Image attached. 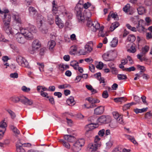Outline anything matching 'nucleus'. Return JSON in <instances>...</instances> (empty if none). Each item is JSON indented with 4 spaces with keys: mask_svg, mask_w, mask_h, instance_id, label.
Returning <instances> with one entry per match:
<instances>
[{
    "mask_svg": "<svg viewBox=\"0 0 152 152\" xmlns=\"http://www.w3.org/2000/svg\"><path fill=\"white\" fill-rule=\"evenodd\" d=\"M117 77L119 80H125L127 79V77L126 75L121 74L118 75Z\"/></svg>",
    "mask_w": 152,
    "mask_h": 152,
    "instance_id": "nucleus-34",
    "label": "nucleus"
},
{
    "mask_svg": "<svg viewBox=\"0 0 152 152\" xmlns=\"http://www.w3.org/2000/svg\"><path fill=\"white\" fill-rule=\"evenodd\" d=\"M15 37L17 41L20 43L23 44L25 42V37L21 32L18 33L15 35Z\"/></svg>",
    "mask_w": 152,
    "mask_h": 152,
    "instance_id": "nucleus-12",
    "label": "nucleus"
},
{
    "mask_svg": "<svg viewBox=\"0 0 152 152\" xmlns=\"http://www.w3.org/2000/svg\"><path fill=\"white\" fill-rule=\"evenodd\" d=\"M7 111L10 115L12 119H14L15 118L16 115L14 112L10 110H8Z\"/></svg>",
    "mask_w": 152,
    "mask_h": 152,
    "instance_id": "nucleus-40",
    "label": "nucleus"
},
{
    "mask_svg": "<svg viewBox=\"0 0 152 152\" xmlns=\"http://www.w3.org/2000/svg\"><path fill=\"white\" fill-rule=\"evenodd\" d=\"M109 56V54H104L102 56L104 59L106 61H108L110 60V59L108 58Z\"/></svg>",
    "mask_w": 152,
    "mask_h": 152,
    "instance_id": "nucleus-49",
    "label": "nucleus"
},
{
    "mask_svg": "<svg viewBox=\"0 0 152 152\" xmlns=\"http://www.w3.org/2000/svg\"><path fill=\"white\" fill-rule=\"evenodd\" d=\"M91 6V4L88 2L85 3L84 4L83 7L85 9H87Z\"/></svg>",
    "mask_w": 152,
    "mask_h": 152,
    "instance_id": "nucleus-63",
    "label": "nucleus"
},
{
    "mask_svg": "<svg viewBox=\"0 0 152 152\" xmlns=\"http://www.w3.org/2000/svg\"><path fill=\"white\" fill-rule=\"evenodd\" d=\"M105 130L104 129L99 130L98 133V134L99 136L101 137H103L105 135Z\"/></svg>",
    "mask_w": 152,
    "mask_h": 152,
    "instance_id": "nucleus-45",
    "label": "nucleus"
},
{
    "mask_svg": "<svg viewBox=\"0 0 152 152\" xmlns=\"http://www.w3.org/2000/svg\"><path fill=\"white\" fill-rule=\"evenodd\" d=\"M22 99V97H19L18 96H13L10 98V99L11 101L14 103H18L19 101L21 102V99Z\"/></svg>",
    "mask_w": 152,
    "mask_h": 152,
    "instance_id": "nucleus-19",
    "label": "nucleus"
},
{
    "mask_svg": "<svg viewBox=\"0 0 152 152\" xmlns=\"http://www.w3.org/2000/svg\"><path fill=\"white\" fill-rule=\"evenodd\" d=\"M13 18L18 23H21V19L17 15H14L13 17Z\"/></svg>",
    "mask_w": 152,
    "mask_h": 152,
    "instance_id": "nucleus-51",
    "label": "nucleus"
},
{
    "mask_svg": "<svg viewBox=\"0 0 152 152\" xmlns=\"http://www.w3.org/2000/svg\"><path fill=\"white\" fill-rule=\"evenodd\" d=\"M37 64L39 66V68L40 71L41 72L44 71V65L43 63H40L39 62L37 63Z\"/></svg>",
    "mask_w": 152,
    "mask_h": 152,
    "instance_id": "nucleus-42",
    "label": "nucleus"
},
{
    "mask_svg": "<svg viewBox=\"0 0 152 152\" xmlns=\"http://www.w3.org/2000/svg\"><path fill=\"white\" fill-rule=\"evenodd\" d=\"M48 21L50 25L53 23V18L52 15H48Z\"/></svg>",
    "mask_w": 152,
    "mask_h": 152,
    "instance_id": "nucleus-31",
    "label": "nucleus"
},
{
    "mask_svg": "<svg viewBox=\"0 0 152 152\" xmlns=\"http://www.w3.org/2000/svg\"><path fill=\"white\" fill-rule=\"evenodd\" d=\"M152 116V114L150 112H147L145 115V117L146 118H150Z\"/></svg>",
    "mask_w": 152,
    "mask_h": 152,
    "instance_id": "nucleus-62",
    "label": "nucleus"
},
{
    "mask_svg": "<svg viewBox=\"0 0 152 152\" xmlns=\"http://www.w3.org/2000/svg\"><path fill=\"white\" fill-rule=\"evenodd\" d=\"M56 42L54 40H51L48 42V45L49 47V49L52 50L55 46Z\"/></svg>",
    "mask_w": 152,
    "mask_h": 152,
    "instance_id": "nucleus-23",
    "label": "nucleus"
},
{
    "mask_svg": "<svg viewBox=\"0 0 152 152\" xmlns=\"http://www.w3.org/2000/svg\"><path fill=\"white\" fill-rule=\"evenodd\" d=\"M37 29L34 25L29 24L28 26L26 28H22L20 30V32L23 34L26 39L31 40L33 39V33H36Z\"/></svg>",
    "mask_w": 152,
    "mask_h": 152,
    "instance_id": "nucleus-2",
    "label": "nucleus"
},
{
    "mask_svg": "<svg viewBox=\"0 0 152 152\" xmlns=\"http://www.w3.org/2000/svg\"><path fill=\"white\" fill-rule=\"evenodd\" d=\"M21 102L26 105H31L33 103L32 100L29 99L25 96L22 97Z\"/></svg>",
    "mask_w": 152,
    "mask_h": 152,
    "instance_id": "nucleus-14",
    "label": "nucleus"
},
{
    "mask_svg": "<svg viewBox=\"0 0 152 152\" xmlns=\"http://www.w3.org/2000/svg\"><path fill=\"white\" fill-rule=\"evenodd\" d=\"M104 110V107L100 106L96 108L94 110V114L96 115H100L103 113Z\"/></svg>",
    "mask_w": 152,
    "mask_h": 152,
    "instance_id": "nucleus-13",
    "label": "nucleus"
},
{
    "mask_svg": "<svg viewBox=\"0 0 152 152\" xmlns=\"http://www.w3.org/2000/svg\"><path fill=\"white\" fill-rule=\"evenodd\" d=\"M135 69V68L134 66H131L129 68H126L125 71L129 72L131 71H134Z\"/></svg>",
    "mask_w": 152,
    "mask_h": 152,
    "instance_id": "nucleus-55",
    "label": "nucleus"
},
{
    "mask_svg": "<svg viewBox=\"0 0 152 152\" xmlns=\"http://www.w3.org/2000/svg\"><path fill=\"white\" fill-rule=\"evenodd\" d=\"M63 145L64 146L67 148L69 149L70 148V145L68 142L65 141Z\"/></svg>",
    "mask_w": 152,
    "mask_h": 152,
    "instance_id": "nucleus-60",
    "label": "nucleus"
},
{
    "mask_svg": "<svg viewBox=\"0 0 152 152\" xmlns=\"http://www.w3.org/2000/svg\"><path fill=\"white\" fill-rule=\"evenodd\" d=\"M86 99L88 100L90 103L93 104L96 103H98L100 102V101L95 99H94L91 97H88L86 98Z\"/></svg>",
    "mask_w": 152,
    "mask_h": 152,
    "instance_id": "nucleus-17",
    "label": "nucleus"
},
{
    "mask_svg": "<svg viewBox=\"0 0 152 152\" xmlns=\"http://www.w3.org/2000/svg\"><path fill=\"white\" fill-rule=\"evenodd\" d=\"M96 63V67L99 69H102L103 67V64L102 62H97Z\"/></svg>",
    "mask_w": 152,
    "mask_h": 152,
    "instance_id": "nucleus-38",
    "label": "nucleus"
},
{
    "mask_svg": "<svg viewBox=\"0 0 152 152\" xmlns=\"http://www.w3.org/2000/svg\"><path fill=\"white\" fill-rule=\"evenodd\" d=\"M58 7H57V6H53V9L52 10V11L53 13L56 14V12L58 10Z\"/></svg>",
    "mask_w": 152,
    "mask_h": 152,
    "instance_id": "nucleus-61",
    "label": "nucleus"
},
{
    "mask_svg": "<svg viewBox=\"0 0 152 152\" xmlns=\"http://www.w3.org/2000/svg\"><path fill=\"white\" fill-rule=\"evenodd\" d=\"M16 60L18 64L21 66L24 67H28V63L26 59L20 56H17Z\"/></svg>",
    "mask_w": 152,
    "mask_h": 152,
    "instance_id": "nucleus-7",
    "label": "nucleus"
},
{
    "mask_svg": "<svg viewBox=\"0 0 152 152\" xmlns=\"http://www.w3.org/2000/svg\"><path fill=\"white\" fill-rule=\"evenodd\" d=\"M149 47L146 45L144 47H143L142 49V53L144 55L149 50Z\"/></svg>",
    "mask_w": 152,
    "mask_h": 152,
    "instance_id": "nucleus-30",
    "label": "nucleus"
},
{
    "mask_svg": "<svg viewBox=\"0 0 152 152\" xmlns=\"http://www.w3.org/2000/svg\"><path fill=\"white\" fill-rule=\"evenodd\" d=\"M10 77L12 78H17L18 77V74L17 72L12 73L10 74Z\"/></svg>",
    "mask_w": 152,
    "mask_h": 152,
    "instance_id": "nucleus-50",
    "label": "nucleus"
},
{
    "mask_svg": "<svg viewBox=\"0 0 152 152\" xmlns=\"http://www.w3.org/2000/svg\"><path fill=\"white\" fill-rule=\"evenodd\" d=\"M74 101V97L72 96H70L66 101L67 104L69 105L73 103Z\"/></svg>",
    "mask_w": 152,
    "mask_h": 152,
    "instance_id": "nucleus-36",
    "label": "nucleus"
},
{
    "mask_svg": "<svg viewBox=\"0 0 152 152\" xmlns=\"http://www.w3.org/2000/svg\"><path fill=\"white\" fill-rule=\"evenodd\" d=\"M135 39L136 37L133 35H129L128 37V40L132 42H134Z\"/></svg>",
    "mask_w": 152,
    "mask_h": 152,
    "instance_id": "nucleus-32",
    "label": "nucleus"
},
{
    "mask_svg": "<svg viewBox=\"0 0 152 152\" xmlns=\"http://www.w3.org/2000/svg\"><path fill=\"white\" fill-rule=\"evenodd\" d=\"M93 46V43L92 42H90L89 43H87L85 47V51H83V50H80L79 51V53L83 55H85L87 53H88L91 52L93 50L92 47Z\"/></svg>",
    "mask_w": 152,
    "mask_h": 152,
    "instance_id": "nucleus-8",
    "label": "nucleus"
},
{
    "mask_svg": "<svg viewBox=\"0 0 152 152\" xmlns=\"http://www.w3.org/2000/svg\"><path fill=\"white\" fill-rule=\"evenodd\" d=\"M114 100L116 102H125L126 100V99L124 97H121L114 98Z\"/></svg>",
    "mask_w": 152,
    "mask_h": 152,
    "instance_id": "nucleus-25",
    "label": "nucleus"
},
{
    "mask_svg": "<svg viewBox=\"0 0 152 152\" xmlns=\"http://www.w3.org/2000/svg\"><path fill=\"white\" fill-rule=\"evenodd\" d=\"M129 4H127L123 8V11L125 12H127L128 10H129Z\"/></svg>",
    "mask_w": 152,
    "mask_h": 152,
    "instance_id": "nucleus-54",
    "label": "nucleus"
},
{
    "mask_svg": "<svg viewBox=\"0 0 152 152\" xmlns=\"http://www.w3.org/2000/svg\"><path fill=\"white\" fill-rule=\"evenodd\" d=\"M4 121L5 120H4L0 122V127L6 129V128L7 126V124L6 122H4Z\"/></svg>",
    "mask_w": 152,
    "mask_h": 152,
    "instance_id": "nucleus-33",
    "label": "nucleus"
},
{
    "mask_svg": "<svg viewBox=\"0 0 152 152\" xmlns=\"http://www.w3.org/2000/svg\"><path fill=\"white\" fill-rule=\"evenodd\" d=\"M64 138L65 140L70 142H74L77 140L75 137L71 135H65Z\"/></svg>",
    "mask_w": 152,
    "mask_h": 152,
    "instance_id": "nucleus-15",
    "label": "nucleus"
},
{
    "mask_svg": "<svg viewBox=\"0 0 152 152\" xmlns=\"http://www.w3.org/2000/svg\"><path fill=\"white\" fill-rule=\"evenodd\" d=\"M118 39L116 38H114L111 42L110 45L112 47H115L118 43Z\"/></svg>",
    "mask_w": 152,
    "mask_h": 152,
    "instance_id": "nucleus-24",
    "label": "nucleus"
},
{
    "mask_svg": "<svg viewBox=\"0 0 152 152\" xmlns=\"http://www.w3.org/2000/svg\"><path fill=\"white\" fill-rule=\"evenodd\" d=\"M127 51L130 53H134L136 51V49L134 45H132L130 49H128Z\"/></svg>",
    "mask_w": 152,
    "mask_h": 152,
    "instance_id": "nucleus-35",
    "label": "nucleus"
},
{
    "mask_svg": "<svg viewBox=\"0 0 152 152\" xmlns=\"http://www.w3.org/2000/svg\"><path fill=\"white\" fill-rule=\"evenodd\" d=\"M113 115L114 118L116 120L119 118V116H121V115H119L118 113L116 112H113Z\"/></svg>",
    "mask_w": 152,
    "mask_h": 152,
    "instance_id": "nucleus-46",
    "label": "nucleus"
},
{
    "mask_svg": "<svg viewBox=\"0 0 152 152\" xmlns=\"http://www.w3.org/2000/svg\"><path fill=\"white\" fill-rule=\"evenodd\" d=\"M119 25V23L117 22H115L113 23L110 28V30L111 31H113L115 28Z\"/></svg>",
    "mask_w": 152,
    "mask_h": 152,
    "instance_id": "nucleus-20",
    "label": "nucleus"
},
{
    "mask_svg": "<svg viewBox=\"0 0 152 152\" xmlns=\"http://www.w3.org/2000/svg\"><path fill=\"white\" fill-rule=\"evenodd\" d=\"M10 128L11 130H12L14 133L16 135H18L20 134V132L14 126L11 125L10 126Z\"/></svg>",
    "mask_w": 152,
    "mask_h": 152,
    "instance_id": "nucleus-26",
    "label": "nucleus"
},
{
    "mask_svg": "<svg viewBox=\"0 0 152 152\" xmlns=\"http://www.w3.org/2000/svg\"><path fill=\"white\" fill-rule=\"evenodd\" d=\"M136 104V103H135L133 102H132L131 103L127 104L124 105V106L123 107V109L124 110H126L129 109L131 106L133 104Z\"/></svg>",
    "mask_w": 152,
    "mask_h": 152,
    "instance_id": "nucleus-27",
    "label": "nucleus"
},
{
    "mask_svg": "<svg viewBox=\"0 0 152 152\" xmlns=\"http://www.w3.org/2000/svg\"><path fill=\"white\" fill-rule=\"evenodd\" d=\"M134 100L137 103H139L140 102V98L137 96H134Z\"/></svg>",
    "mask_w": 152,
    "mask_h": 152,
    "instance_id": "nucleus-56",
    "label": "nucleus"
},
{
    "mask_svg": "<svg viewBox=\"0 0 152 152\" xmlns=\"http://www.w3.org/2000/svg\"><path fill=\"white\" fill-rule=\"evenodd\" d=\"M41 47V45L39 41L37 39L34 40L32 44V47L29 49L30 53L33 54Z\"/></svg>",
    "mask_w": 152,
    "mask_h": 152,
    "instance_id": "nucleus-6",
    "label": "nucleus"
},
{
    "mask_svg": "<svg viewBox=\"0 0 152 152\" xmlns=\"http://www.w3.org/2000/svg\"><path fill=\"white\" fill-rule=\"evenodd\" d=\"M55 22L56 24L60 28H62L64 27V24L62 23L61 20L59 18L58 15H56L55 18Z\"/></svg>",
    "mask_w": 152,
    "mask_h": 152,
    "instance_id": "nucleus-16",
    "label": "nucleus"
},
{
    "mask_svg": "<svg viewBox=\"0 0 152 152\" xmlns=\"http://www.w3.org/2000/svg\"><path fill=\"white\" fill-rule=\"evenodd\" d=\"M91 14L90 11H88L85 14V16L86 18H88L87 22V26L90 27H93L95 28L94 29V31H96L97 29L99 28L100 25L97 21H94L92 22L90 18L91 17Z\"/></svg>",
    "mask_w": 152,
    "mask_h": 152,
    "instance_id": "nucleus-3",
    "label": "nucleus"
},
{
    "mask_svg": "<svg viewBox=\"0 0 152 152\" xmlns=\"http://www.w3.org/2000/svg\"><path fill=\"white\" fill-rule=\"evenodd\" d=\"M58 68L60 70L62 71H64L65 70L64 65L63 64H60Z\"/></svg>",
    "mask_w": 152,
    "mask_h": 152,
    "instance_id": "nucleus-64",
    "label": "nucleus"
},
{
    "mask_svg": "<svg viewBox=\"0 0 152 152\" xmlns=\"http://www.w3.org/2000/svg\"><path fill=\"white\" fill-rule=\"evenodd\" d=\"M102 95L103 98H107L109 96L107 91L106 90L104 91L102 93Z\"/></svg>",
    "mask_w": 152,
    "mask_h": 152,
    "instance_id": "nucleus-52",
    "label": "nucleus"
},
{
    "mask_svg": "<svg viewBox=\"0 0 152 152\" xmlns=\"http://www.w3.org/2000/svg\"><path fill=\"white\" fill-rule=\"evenodd\" d=\"M31 145L29 143H22L18 142L16 144V148L18 152H25V150L23 148V147H29Z\"/></svg>",
    "mask_w": 152,
    "mask_h": 152,
    "instance_id": "nucleus-9",
    "label": "nucleus"
},
{
    "mask_svg": "<svg viewBox=\"0 0 152 152\" xmlns=\"http://www.w3.org/2000/svg\"><path fill=\"white\" fill-rule=\"evenodd\" d=\"M98 120L101 123L107 124L110 122L111 118L108 115H102L98 118Z\"/></svg>",
    "mask_w": 152,
    "mask_h": 152,
    "instance_id": "nucleus-11",
    "label": "nucleus"
},
{
    "mask_svg": "<svg viewBox=\"0 0 152 152\" xmlns=\"http://www.w3.org/2000/svg\"><path fill=\"white\" fill-rule=\"evenodd\" d=\"M28 10L30 14L34 16L37 15V13L35 9L32 7H30L29 8Z\"/></svg>",
    "mask_w": 152,
    "mask_h": 152,
    "instance_id": "nucleus-22",
    "label": "nucleus"
},
{
    "mask_svg": "<svg viewBox=\"0 0 152 152\" xmlns=\"http://www.w3.org/2000/svg\"><path fill=\"white\" fill-rule=\"evenodd\" d=\"M137 30L140 32H142L144 31V28L142 26L140 25V21L138 23V26L137 27Z\"/></svg>",
    "mask_w": 152,
    "mask_h": 152,
    "instance_id": "nucleus-43",
    "label": "nucleus"
},
{
    "mask_svg": "<svg viewBox=\"0 0 152 152\" xmlns=\"http://www.w3.org/2000/svg\"><path fill=\"white\" fill-rule=\"evenodd\" d=\"M141 99L142 100V102H143V103L144 104H145L147 105H148V103L146 101V97L144 96H142L141 97Z\"/></svg>",
    "mask_w": 152,
    "mask_h": 152,
    "instance_id": "nucleus-59",
    "label": "nucleus"
},
{
    "mask_svg": "<svg viewBox=\"0 0 152 152\" xmlns=\"http://www.w3.org/2000/svg\"><path fill=\"white\" fill-rule=\"evenodd\" d=\"M99 145L97 143H90L88 145L86 150L90 152H95Z\"/></svg>",
    "mask_w": 152,
    "mask_h": 152,
    "instance_id": "nucleus-10",
    "label": "nucleus"
},
{
    "mask_svg": "<svg viewBox=\"0 0 152 152\" xmlns=\"http://www.w3.org/2000/svg\"><path fill=\"white\" fill-rule=\"evenodd\" d=\"M117 121L119 124L124 125V122L123 121V119L122 116H119V118L116 120Z\"/></svg>",
    "mask_w": 152,
    "mask_h": 152,
    "instance_id": "nucleus-48",
    "label": "nucleus"
},
{
    "mask_svg": "<svg viewBox=\"0 0 152 152\" xmlns=\"http://www.w3.org/2000/svg\"><path fill=\"white\" fill-rule=\"evenodd\" d=\"M92 125L93 124L90 123L86 125V129H87L89 130H90V131H92L93 129L96 128V127L94 126H91V125Z\"/></svg>",
    "mask_w": 152,
    "mask_h": 152,
    "instance_id": "nucleus-39",
    "label": "nucleus"
},
{
    "mask_svg": "<svg viewBox=\"0 0 152 152\" xmlns=\"http://www.w3.org/2000/svg\"><path fill=\"white\" fill-rule=\"evenodd\" d=\"M41 95L43 97H46L47 98H49V97L48 96V94L47 93L44 92L42 91L40 92Z\"/></svg>",
    "mask_w": 152,
    "mask_h": 152,
    "instance_id": "nucleus-58",
    "label": "nucleus"
},
{
    "mask_svg": "<svg viewBox=\"0 0 152 152\" xmlns=\"http://www.w3.org/2000/svg\"><path fill=\"white\" fill-rule=\"evenodd\" d=\"M36 18L37 21L39 22L40 25H41L44 17L41 15L39 14L37 15Z\"/></svg>",
    "mask_w": 152,
    "mask_h": 152,
    "instance_id": "nucleus-29",
    "label": "nucleus"
},
{
    "mask_svg": "<svg viewBox=\"0 0 152 152\" xmlns=\"http://www.w3.org/2000/svg\"><path fill=\"white\" fill-rule=\"evenodd\" d=\"M137 10L139 15H142L145 12V9L143 7H140L137 9Z\"/></svg>",
    "mask_w": 152,
    "mask_h": 152,
    "instance_id": "nucleus-28",
    "label": "nucleus"
},
{
    "mask_svg": "<svg viewBox=\"0 0 152 152\" xmlns=\"http://www.w3.org/2000/svg\"><path fill=\"white\" fill-rule=\"evenodd\" d=\"M70 65L73 67L75 70H77V67L79 66L78 62L76 61H71Z\"/></svg>",
    "mask_w": 152,
    "mask_h": 152,
    "instance_id": "nucleus-21",
    "label": "nucleus"
},
{
    "mask_svg": "<svg viewBox=\"0 0 152 152\" xmlns=\"http://www.w3.org/2000/svg\"><path fill=\"white\" fill-rule=\"evenodd\" d=\"M100 81V83H105L104 79L103 78H102L101 77V74L100 72L96 73L94 75Z\"/></svg>",
    "mask_w": 152,
    "mask_h": 152,
    "instance_id": "nucleus-18",
    "label": "nucleus"
},
{
    "mask_svg": "<svg viewBox=\"0 0 152 152\" xmlns=\"http://www.w3.org/2000/svg\"><path fill=\"white\" fill-rule=\"evenodd\" d=\"M126 26L131 31H136V28L134 27H132L129 24H126Z\"/></svg>",
    "mask_w": 152,
    "mask_h": 152,
    "instance_id": "nucleus-47",
    "label": "nucleus"
},
{
    "mask_svg": "<svg viewBox=\"0 0 152 152\" xmlns=\"http://www.w3.org/2000/svg\"><path fill=\"white\" fill-rule=\"evenodd\" d=\"M21 89L23 91L26 92H28L30 90V88H27L25 86H23L22 87Z\"/></svg>",
    "mask_w": 152,
    "mask_h": 152,
    "instance_id": "nucleus-53",
    "label": "nucleus"
},
{
    "mask_svg": "<svg viewBox=\"0 0 152 152\" xmlns=\"http://www.w3.org/2000/svg\"><path fill=\"white\" fill-rule=\"evenodd\" d=\"M84 143L85 140L83 139L77 140L72 147V150L74 152H78L81 150V147L84 145Z\"/></svg>",
    "mask_w": 152,
    "mask_h": 152,
    "instance_id": "nucleus-4",
    "label": "nucleus"
},
{
    "mask_svg": "<svg viewBox=\"0 0 152 152\" xmlns=\"http://www.w3.org/2000/svg\"><path fill=\"white\" fill-rule=\"evenodd\" d=\"M110 15L111 17L113 18L114 20H118V15L117 14L113 13L111 14H110Z\"/></svg>",
    "mask_w": 152,
    "mask_h": 152,
    "instance_id": "nucleus-57",
    "label": "nucleus"
},
{
    "mask_svg": "<svg viewBox=\"0 0 152 152\" xmlns=\"http://www.w3.org/2000/svg\"><path fill=\"white\" fill-rule=\"evenodd\" d=\"M96 118L94 117H91L88 119V121H90L91 123V124L96 125V124L95 122V121L96 120Z\"/></svg>",
    "mask_w": 152,
    "mask_h": 152,
    "instance_id": "nucleus-41",
    "label": "nucleus"
},
{
    "mask_svg": "<svg viewBox=\"0 0 152 152\" xmlns=\"http://www.w3.org/2000/svg\"><path fill=\"white\" fill-rule=\"evenodd\" d=\"M113 142L111 140H109L106 144V148L107 149H110L113 145Z\"/></svg>",
    "mask_w": 152,
    "mask_h": 152,
    "instance_id": "nucleus-37",
    "label": "nucleus"
},
{
    "mask_svg": "<svg viewBox=\"0 0 152 152\" xmlns=\"http://www.w3.org/2000/svg\"><path fill=\"white\" fill-rule=\"evenodd\" d=\"M92 131H90L88 129H86L85 134L87 137H90L92 136Z\"/></svg>",
    "mask_w": 152,
    "mask_h": 152,
    "instance_id": "nucleus-44",
    "label": "nucleus"
},
{
    "mask_svg": "<svg viewBox=\"0 0 152 152\" xmlns=\"http://www.w3.org/2000/svg\"><path fill=\"white\" fill-rule=\"evenodd\" d=\"M9 10L7 9H3L2 10L0 9V13L4 14V18H3L4 23L3 28L6 33L7 34L10 38H12L14 35L10 26V22L11 16L9 13Z\"/></svg>",
    "mask_w": 152,
    "mask_h": 152,
    "instance_id": "nucleus-1",
    "label": "nucleus"
},
{
    "mask_svg": "<svg viewBox=\"0 0 152 152\" xmlns=\"http://www.w3.org/2000/svg\"><path fill=\"white\" fill-rule=\"evenodd\" d=\"M79 4H77L75 8V12L79 22H83L85 20L84 16L82 15V11L83 8L82 6L80 7Z\"/></svg>",
    "mask_w": 152,
    "mask_h": 152,
    "instance_id": "nucleus-5",
    "label": "nucleus"
}]
</instances>
